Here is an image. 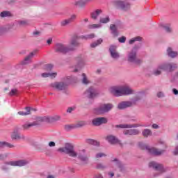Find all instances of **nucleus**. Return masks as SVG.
Instances as JSON below:
<instances>
[{
	"instance_id": "58836bf2",
	"label": "nucleus",
	"mask_w": 178,
	"mask_h": 178,
	"mask_svg": "<svg viewBox=\"0 0 178 178\" xmlns=\"http://www.w3.org/2000/svg\"><path fill=\"white\" fill-rule=\"evenodd\" d=\"M88 27L90 30H94L95 29H101L102 27V25H101V24H93L88 25Z\"/></svg>"
},
{
	"instance_id": "5701e85b",
	"label": "nucleus",
	"mask_w": 178,
	"mask_h": 178,
	"mask_svg": "<svg viewBox=\"0 0 178 178\" xmlns=\"http://www.w3.org/2000/svg\"><path fill=\"white\" fill-rule=\"evenodd\" d=\"M101 13H102V10L97 9L90 13V17L93 20H97V19H98V16H99Z\"/></svg>"
},
{
	"instance_id": "cd10ccee",
	"label": "nucleus",
	"mask_w": 178,
	"mask_h": 178,
	"mask_svg": "<svg viewBox=\"0 0 178 178\" xmlns=\"http://www.w3.org/2000/svg\"><path fill=\"white\" fill-rule=\"evenodd\" d=\"M42 77L47 78L50 77V79H55L58 76L56 72H44L41 74Z\"/></svg>"
},
{
	"instance_id": "c85d7f7f",
	"label": "nucleus",
	"mask_w": 178,
	"mask_h": 178,
	"mask_svg": "<svg viewBox=\"0 0 178 178\" xmlns=\"http://www.w3.org/2000/svg\"><path fill=\"white\" fill-rule=\"evenodd\" d=\"M170 83L178 85V71L175 72L170 79Z\"/></svg>"
},
{
	"instance_id": "a878e982",
	"label": "nucleus",
	"mask_w": 178,
	"mask_h": 178,
	"mask_svg": "<svg viewBox=\"0 0 178 178\" xmlns=\"http://www.w3.org/2000/svg\"><path fill=\"white\" fill-rule=\"evenodd\" d=\"M35 52H32L30 54H29L25 58L24 60L22 61V65H27V63H30V62H31V58H33V56H34V55H35Z\"/></svg>"
},
{
	"instance_id": "680f3d73",
	"label": "nucleus",
	"mask_w": 178,
	"mask_h": 178,
	"mask_svg": "<svg viewBox=\"0 0 178 178\" xmlns=\"http://www.w3.org/2000/svg\"><path fill=\"white\" fill-rule=\"evenodd\" d=\"M8 154H0V159H5V158H7Z\"/></svg>"
},
{
	"instance_id": "de8ad7c7",
	"label": "nucleus",
	"mask_w": 178,
	"mask_h": 178,
	"mask_svg": "<svg viewBox=\"0 0 178 178\" xmlns=\"http://www.w3.org/2000/svg\"><path fill=\"white\" fill-rule=\"evenodd\" d=\"M96 169H106V165H105L104 163H99L96 165Z\"/></svg>"
},
{
	"instance_id": "79ce46f5",
	"label": "nucleus",
	"mask_w": 178,
	"mask_h": 178,
	"mask_svg": "<svg viewBox=\"0 0 178 178\" xmlns=\"http://www.w3.org/2000/svg\"><path fill=\"white\" fill-rule=\"evenodd\" d=\"M3 29H4V33H8V31H10L13 29V24H8L5 26H3Z\"/></svg>"
},
{
	"instance_id": "4c0bfd02",
	"label": "nucleus",
	"mask_w": 178,
	"mask_h": 178,
	"mask_svg": "<svg viewBox=\"0 0 178 178\" xmlns=\"http://www.w3.org/2000/svg\"><path fill=\"white\" fill-rule=\"evenodd\" d=\"M86 143L88 144H90V145H96L97 147L99 146V142L92 139H88Z\"/></svg>"
},
{
	"instance_id": "774afa93",
	"label": "nucleus",
	"mask_w": 178,
	"mask_h": 178,
	"mask_svg": "<svg viewBox=\"0 0 178 178\" xmlns=\"http://www.w3.org/2000/svg\"><path fill=\"white\" fill-rule=\"evenodd\" d=\"M47 42V44H49V45L51 44L52 42V39L51 38L48 39Z\"/></svg>"
},
{
	"instance_id": "412c9836",
	"label": "nucleus",
	"mask_w": 178,
	"mask_h": 178,
	"mask_svg": "<svg viewBox=\"0 0 178 178\" xmlns=\"http://www.w3.org/2000/svg\"><path fill=\"white\" fill-rule=\"evenodd\" d=\"M123 134L125 136H138L140 134V130L138 129H128L124 130Z\"/></svg>"
},
{
	"instance_id": "9d476101",
	"label": "nucleus",
	"mask_w": 178,
	"mask_h": 178,
	"mask_svg": "<svg viewBox=\"0 0 178 178\" xmlns=\"http://www.w3.org/2000/svg\"><path fill=\"white\" fill-rule=\"evenodd\" d=\"M73 49H74V47L66 46L62 43H56L54 47L55 52H58V54H67V52H70V51H73Z\"/></svg>"
},
{
	"instance_id": "f8f14e48",
	"label": "nucleus",
	"mask_w": 178,
	"mask_h": 178,
	"mask_svg": "<svg viewBox=\"0 0 178 178\" xmlns=\"http://www.w3.org/2000/svg\"><path fill=\"white\" fill-rule=\"evenodd\" d=\"M149 168H152V169H154V170L158 172V174L154 175V177H156V176L161 175V173H163L165 171L163 165L161 163H156V161H151L149 163Z\"/></svg>"
},
{
	"instance_id": "052dcab7",
	"label": "nucleus",
	"mask_w": 178,
	"mask_h": 178,
	"mask_svg": "<svg viewBox=\"0 0 178 178\" xmlns=\"http://www.w3.org/2000/svg\"><path fill=\"white\" fill-rule=\"evenodd\" d=\"M3 34H5L3 26H0V35H2Z\"/></svg>"
},
{
	"instance_id": "f704fd0d",
	"label": "nucleus",
	"mask_w": 178,
	"mask_h": 178,
	"mask_svg": "<svg viewBox=\"0 0 178 178\" xmlns=\"http://www.w3.org/2000/svg\"><path fill=\"white\" fill-rule=\"evenodd\" d=\"M75 124V129H79L80 127H84V126H86L87 122L86 121H80L76 122Z\"/></svg>"
},
{
	"instance_id": "c9c22d12",
	"label": "nucleus",
	"mask_w": 178,
	"mask_h": 178,
	"mask_svg": "<svg viewBox=\"0 0 178 178\" xmlns=\"http://www.w3.org/2000/svg\"><path fill=\"white\" fill-rule=\"evenodd\" d=\"M70 44L72 47H79V43L77 41V36L72 38V39L71 40V42H70Z\"/></svg>"
},
{
	"instance_id": "5fc2aeb1",
	"label": "nucleus",
	"mask_w": 178,
	"mask_h": 178,
	"mask_svg": "<svg viewBox=\"0 0 178 178\" xmlns=\"http://www.w3.org/2000/svg\"><path fill=\"white\" fill-rule=\"evenodd\" d=\"M158 144L159 145H163L165 149H166V148H168V145H166V143L165 142L162 141V140H159Z\"/></svg>"
},
{
	"instance_id": "0e129e2a",
	"label": "nucleus",
	"mask_w": 178,
	"mask_h": 178,
	"mask_svg": "<svg viewBox=\"0 0 178 178\" xmlns=\"http://www.w3.org/2000/svg\"><path fill=\"white\" fill-rule=\"evenodd\" d=\"M172 92L175 95H178V90L176 88L172 89Z\"/></svg>"
},
{
	"instance_id": "39448f33",
	"label": "nucleus",
	"mask_w": 178,
	"mask_h": 178,
	"mask_svg": "<svg viewBox=\"0 0 178 178\" xmlns=\"http://www.w3.org/2000/svg\"><path fill=\"white\" fill-rule=\"evenodd\" d=\"M140 48H141V43L135 45L131 51H128L127 55V61L129 62V63L141 65L143 61L141 60V59L137 58V52H138Z\"/></svg>"
},
{
	"instance_id": "09e8293b",
	"label": "nucleus",
	"mask_w": 178,
	"mask_h": 178,
	"mask_svg": "<svg viewBox=\"0 0 178 178\" xmlns=\"http://www.w3.org/2000/svg\"><path fill=\"white\" fill-rule=\"evenodd\" d=\"M94 37H95V35L94 33H92L86 36H81V38H84L85 40H90L91 38H94Z\"/></svg>"
},
{
	"instance_id": "7c9ffc66",
	"label": "nucleus",
	"mask_w": 178,
	"mask_h": 178,
	"mask_svg": "<svg viewBox=\"0 0 178 178\" xmlns=\"http://www.w3.org/2000/svg\"><path fill=\"white\" fill-rule=\"evenodd\" d=\"M81 83H83L85 86H88V84H90V83H91V81H90V79H88V77L85 73L82 74Z\"/></svg>"
},
{
	"instance_id": "7ed1b4c3",
	"label": "nucleus",
	"mask_w": 178,
	"mask_h": 178,
	"mask_svg": "<svg viewBox=\"0 0 178 178\" xmlns=\"http://www.w3.org/2000/svg\"><path fill=\"white\" fill-rule=\"evenodd\" d=\"M63 81H56L50 84V87L58 91H65L66 87L70 84V83H76L77 81V77L74 76H69L64 78Z\"/></svg>"
},
{
	"instance_id": "69168bd1",
	"label": "nucleus",
	"mask_w": 178,
	"mask_h": 178,
	"mask_svg": "<svg viewBox=\"0 0 178 178\" xmlns=\"http://www.w3.org/2000/svg\"><path fill=\"white\" fill-rule=\"evenodd\" d=\"M152 129H159V126L156 124H153L152 125Z\"/></svg>"
},
{
	"instance_id": "338daca9",
	"label": "nucleus",
	"mask_w": 178,
	"mask_h": 178,
	"mask_svg": "<svg viewBox=\"0 0 178 178\" xmlns=\"http://www.w3.org/2000/svg\"><path fill=\"white\" fill-rule=\"evenodd\" d=\"M108 176H110V177H113V176H115V174L112 172H108Z\"/></svg>"
},
{
	"instance_id": "0eeeda50",
	"label": "nucleus",
	"mask_w": 178,
	"mask_h": 178,
	"mask_svg": "<svg viewBox=\"0 0 178 178\" xmlns=\"http://www.w3.org/2000/svg\"><path fill=\"white\" fill-rule=\"evenodd\" d=\"M42 122H49V118L48 117H38L35 118V121L33 122H26L22 125L24 130H29L34 126H40Z\"/></svg>"
},
{
	"instance_id": "c03bdc74",
	"label": "nucleus",
	"mask_w": 178,
	"mask_h": 178,
	"mask_svg": "<svg viewBox=\"0 0 178 178\" xmlns=\"http://www.w3.org/2000/svg\"><path fill=\"white\" fill-rule=\"evenodd\" d=\"M102 44V39H99L96 42L92 43L90 44L91 48H95L96 47H98V45H101Z\"/></svg>"
},
{
	"instance_id": "4d7b16f0",
	"label": "nucleus",
	"mask_w": 178,
	"mask_h": 178,
	"mask_svg": "<svg viewBox=\"0 0 178 178\" xmlns=\"http://www.w3.org/2000/svg\"><path fill=\"white\" fill-rule=\"evenodd\" d=\"M173 155H178V145L175 146V148L174 149Z\"/></svg>"
},
{
	"instance_id": "423d86ee",
	"label": "nucleus",
	"mask_w": 178,
	"mask_h": 178,
	"mask_svg": "<svg viewBox=\"0 0 178 178\" xmlns=\"http://www.w3.org/2000/svg\"><path fill=\"white\" fill-rule=\"evenodd\" d=\"M30 163V160L29 159H21L17 161H7L5 163V165L1 167L2 170H8L9 168H8L7 165L10 166H18V167H23L29 165Z\"/></svg>"
},
{
	"instance_id": "3c124183",
	"label": "nucleus",
	"mask_w": 178,
	"mask_h": 178,
	"mask_svg": "<svg viewBox=\"0 0 178 178\" xmlns=\"http://www.w3.org/2000/svg\"><path fill=\"white\" fill-rule=\"evenodd\" d=\"M103 156H106V154H105L104 153H97L95 155V158L98 159V158H102Z\"/></svg>"
},
{
	"instance_id": "ddd939ff",
	"label": "nucleus",
	"mask_w": 178,
	"mask_h": 178,
	"mask_svg": "<svg viewBox=\"0 0 178 178\" xmlns=\"http://www.w3.org/2000/svg\"><path fill=\"white\" fill-rule=\"evenodd\" d=\"M78 65L71 67V72H79V67H83L86 65V57L83 55H80L76 57Z\"/></svg>"
},
{
	"instance_id": "a19ab883",
	"label": "nucleus",
	"mask_w": 178,
	"mask_h": 178,
	"mask_svg": "<svg viewBox=\"0 0 178 178\" xmlns=\"http://www.w3.org/2000/svg\"><path fill=\"white\" fill-rule=\"evenodd\" d=\"M74 129H76L74 124L65 125V130H66V131H70V130H73Z\"/></svg>"
},
{
	"instance_id": "4be33fe9",
	"label": "nucleus",
	"mask_w": 178,
	"mask_h": 178,
	"mask_svg": "<svg viewBox=\"0 0 178 178\" xmlns=\"http://www.w3.org/2000/svg\"><path fill=\"white\" fill-rule=\"evenodd\" d=\"M118 29H120V27L118 25H115V24L110 25V30L111 31V34H113L114 37H118L119 35V32L118 31Z\"/></svg>"
},
{
	"instance_id": "20e7f679",
	"label": "nucleus",
	"mask_w": 178,
	"mask_h": 178,
	"mask_svg": "<svg viewBox=\"0 0 178 178\" xmlns=\"http://www.w3.org/2000/svg\"><path fill=\"white\" fill-rule=\"evenodd\" d=\"M177 67L178 65L176 63L165 61L159 64L157 67L153 70L152 74L154 76H160V74H162V70L164 72H175Z\"/></svg>"
},
{
	"instance_id": "13d9d810",
	"label": "nucleus",
	"mask_w": 178,
	"mask_h": 178,
	"mask_svg": "<svg viewBox=\"0 0 178 178\" xmlns=\"http://www.w3.org/2000/svg\"><path fill=\"white\" fill-rule=\"evenodd\" d=\"M75 108L74 107H69L67 109V113H72V112H73V111H74Z\"/></svg>"
},
{
	"instance_id": "f3484780",
	"label": "nucleus",
	"mask_w": 178,
	"mask_h": 178,
	"mask_svg": "<svg viewBox=\"0 0 178 178\" xmlns=\"http://www.w3.org/2000/svg\"><path fill=\"white\" fill-rule=\"evenodd\" d=\"M108 51H109L111 58H112V59H114V60H118V59L120 58V54L116 50V46L111 45Z\"/></svg>"
},
{
	"instance_id": "ea45409f",
	"label": "nucleus",
	"mask_w": 178,
	"mask_h": 178,
	"mask_svg": "<svg viewBox=\"0 0 178 178\" xmlns=\"http://www.w3.org/2000/svg\"><path fill=\"white\" fill-rule=\"evenodd\" d=\"M109 22H111V19L109 18V16L101 17L99 19V22L103 23L104 24H106V23H109Z\"/></svg>"
},
{
	"instance_id": "bf43d9fd",
	"label": "nucleus",
	"mask_w": 178,
	"mask_h": 178,
	"mask_svg": "<svg viewBox=\"0 0 178 178\" xmlns=\"http://www.w3.org/2000/svg\"><path fill=\"white\" fill-rule=\"evenodd\" d=\"M56 145V144L54 141H51L49 143V147H55Z\"/></svg>"
},
{
	"instance_id": "8fccbe9b",
	"label": "nucleus",
	"mask_w": 178,
	"mask_h": 178,
	"mask_svg": "<svg viewBox=\"0 0 178 178\" xmlns=\"http://www.w3.org/2000/svg\"><path fill=\"white\" fill-rule=\"evenodd\" d=\"M118 41L121 44H124V42H126V37L122 36L121 38H119Z\"/></svg>"
},
{
	"instance_id": "c756f323",
	"label": "nucleus",
	"mask_w": 178,
	"mask_h": 178,
	"mask_svg": "<svg viewBox=\"0 0 178 178\" xmlns=\"http://www.w3.org/2000/svg\"><path fill=\"white\" fill-rule=\"evenodd\" d=\"M161 26L166 33H172V25L170 24H162Z\"/></svg>"
},
{
	"instance_id": "393cba45",
	"label": "nucleus",
	"mask_w": 178,
	"mask_h": 178,
	"mask_svg": "<svg viewBox=\"0 0 178 178\" xmlns=\"http://www.w3.org/2000/svg\"><path fill=\"white\" fill-rule=\"evenodd\" d=\"M111 162H114L115 165H116V166H118L120 170V172H123L124 170V165H123L119 159H115L114 160H112Z\"/></svg>"
},
{
	"instance_id": "aec40b11",
	"label": "nucleus",
	"mask_w": 178,
	"mask_h": 178,
	"mask_svg": "<svg viewBox=\"0 0 178 178\" xmlns=\"http://www.w3.org/2000/svg\"><path fill=\"white\" fill-rule=\"evenodd\" d=\"M106 140L109 143V144L112 145L118 144L119 143V139L113 135H108Z\"/></svg>"
},
{
	"instance_id": "a211bd4d",
	"label": "nucleus",
	"mask_w": 178,
	"mask_h": 178,
	"mask_svg": "<svg viewBox=\"0 0 178 178\" xmlns=\"http://www.w3.org/2000/svg\"><path fill=\"white\" fill-rule=\"evenodd\" d=\"M106 123H108V119L104 117L97 118L92 120L93 126H101L102 124H106Z\"/></svg>"
},
{
	"instance_id": "6e6552de",
	"label": "nucleus",
	"mask_w": 178,
	"mask_h": 178,
	"mask_svg": "<svg viewBox=\"0 0 178 178\" xmlns=\"http://www.w3.org/2000/svg\"><path fill=\"white\" fill-rule=\"evenodd\" d=\"M140 99H141V92L134 98L131 99L130 101H125L119 103L118 108L119 109H126V108H130V106L136 105V104H137Z\"/></svg>"
},
{
	"instance_id": "6e6d98bb",
	"label": "nucleus",
	"mask_w": 178,
	"mask_h": 178,
	"mask_svg": "<svg viewBox=\"0 0 178 178\" xmlns=\"http://www.w3.org/2000/svg\"><path fill=\"white\" fill-rule=\"evenodd\" d=\"M158 98H163L165 97V93L163 92H157Z\"/></svg>"
},
{
	"instance_id": "603ef678",
	"label": "nucleus",
	"mask_w": 178,
	"mask_h": 178,
	"mask_svg": "<svg viewBox=\"0 0 178 178\" xmlns=\"http://www.w3.org/2000/svg\"><path fill=\"white\" fill-rule=\"evenodd\" d=\"M18 23L20 24V26H27V24H29V22H27L26 20L19 21Z\"/></svg>"
},
{
	"instance_id": "a18cd8bd",
	"label": "nucleus",
	"mask_w": 178,
	"mask_h": 178,
	"mask_svg": "<svg viewBox=\"0 0 178 178\" xmlns=\"http://www.w3.org/2000/svg\"><path fill=\"white\" fill-rule=\"evenodd\" d=\"M11 138L13 140H19V139H20V134H19L16 131H14L11 135Z\"/></svg>"
},
{
	"instance_id": "f257e3e1",
	"label": "nucleus",
	"mask_w": 178,
	"mask_h": 178,
	"mask_svg": "<svg viewBox=\"0 0 178 178\" xmlns=\"http://www.w3.org/2000/svg\"><path fill=\"white\" fill-rule=\"evenodd\" d=\"M59 152H63L67 154L69 156L72 158H76L77 156L78 159L81 161L82 165L88 164L89 159L87 153H86V149L79 150V152L74 151V147L70 143L65 144L64 147H60L58 149Z\"/></svg>"
},
{
	"instance_id": "37998d69",
	"label": "nucleus",
	"mask_w": 178,
	"mask_h": 178,
	"mask_svg": "<svg viewBox=\"0 0 178 178\" xmlns=\"http://www.w3.org/2000/svg\"><path fill=\"white\" fill-rule=\"evenodd\" d=\"M12 14L9 11H3L0 13V17H10Z\"/></svg>"
},
{
	"instance_id": "bb28decb",
	"label": "nucleus",
	"mask_w": 178,
	"mask_h": 178,
	"mask_svg": "<svg viewBox=\"0 0 178 178\" xmlns=\"http://www.w3.org/2000/svg\"><path fill=\"white\" fill-rule=\"evenodd\" d=\"M25 109H26V112L19 111L17 113V114L20 115V116H27V115H30L31 111H35V109L31 108V107H26Z\"/></svg>"
},
{
	"instance_id": "4468645a",
	"label": "nucleus",
	"mask_w": 178,
	"mask_h": 178,
	"mask_svg": "<svg viewBox=\"0 0 178 178\" xmlns=\"http://www.w3.org/2000/svg\"><path fill=\"white\" fill-rule=\"evenodd\" d=\"M114 6L122 10L130 9V3L124 0H116L113 2Z\"/></svg>"
},
{
	"instance_id": "864d4df0",
	"label": "nucleus",
	"mask_w": 178,
	"mask_h": 178,
	"mask_svg": "<svg viewBox=\"0 0 178 178\" xmlns=\"http://www.w3.org/2000/svg\"><path fill=\"white\" fill-rule=\"evenodd\" d=\"M54 65L52 64H47L45 65V69L47 70H52Z\"/></svg>"
},
{
	"instance_id": "b1692460",
	"label": "nucleus",
	"mask_w": 178,
	"mask_h": 178,
	"mask_svg": "<svg viewBox=\"0 0 178 178\" xmlns=\"http://www.w3.org/2000/svg\"><path fill=\"white\" fill-rule=\"evenodd\" d=\"M167 55L170 58H176L178 55L177 51H173V49L172 47H168L167 48Z\"/></svg>"
},
{
	"instance_id": "2eb2a0df",
	"label": "nucleus",
	"mask_w": 178,
	"mask_h": 178,
	"mask_svg": "<svg viewBox=\"0 0 178 178\" xmlns=\"http://www.w3.org/2000/svg\"><path fill=\"white\" fill-rule=\"evenodd\" d=\"M98 94H99V92H98V90L97 88L94 87H90L88 89L86 90L84 95L87 98L92 99V98H95V97H97Z\"/></svg>"
},
{
	"instance_id": "6ab92c4d",
	"label": "nucleus",
	"mask_w": 178,
	"mask_h": 178,
	"mask_svg": "<svg viewBox=\"0 0 178 178\" xmlns=\"http://www.w3.org/2000/svg\"><path fill=\"white\" fill-rule=\"evenodd\" d=\"M77 19V15L76 14H72L70 18L67 19H64L61 22L60 24L63 26H67V24H70V23H73L74 20Z\"/></svg>"
},
{
	"instance_id": "2f4dec72",
	"label": "nucleus",
	"mask_w": 178,
	"mask_h": 178,
	"mask_svg": "<svg viewBox=\"0 0 178 178\" xmlns=\"http://www.w3.org/2000/svg\"><path fill=\"white\" fill-rule=\"evenodd\" d=\"M142 135L145 138L151 137V136H152V131H151V129H145L142 131Z\"/></svg>"
},
{
	"instance_id": "e2e57ef3",
	"label": "nucleus",
	"mask_w": 178,
	"mask_h": 178,
	"mask_svg": "<svg viewBox=\"0 0 178 178\" xmlns=\"http://www.w3.org/2000/svg\"><path fill=\"white\" fill-rule=\"evenodd\" d=\"M93 178H104V176H102L101 174H97L95 175Z\"/></svg>"
},
{
	"instance_id": "473e14b6",
	"label": "nucleus",
	"mask_w": 178,
	"mask_h": 178,
	"mask_svg": "<svg viewBox=\"0 0 178 178\" xmlns=\"http://www.w3.org/2000/svg\"><path fill=\"white\" fill-rule=\"evenodd\" d=\"M15 148V145L7 142H0V148Z\"/></svg>"
},
{
	"instance_id": "f03ea898",
	"label": "nucleus",
	"mask_w": 178,
	"mask_h": 178,
	"mask_svg": "<svg viewBox=\"0 0 178 178\" xmlns=\"http://www.w3.org/2000/svg\"><path fill=\"white\" fill-rule=\"evenodd\" d=\"M109 92L115 97H122V95H131V94H134V90L127 85L112 86L109 88Z\"/></svg>"
},
{
	"instance_id": "dca6fc26",
	"label": "nucleus",
	"mask_w": 178,
	"mask_h": 178,
	"mask_svg": "<svg viewBox=\"0 0 178 178\" xmlns=\"http://www.w3.org/2000/svg\"><path fill=\"white\" fill-rule=\"evenodd\" d=\"M117 129H136L137 127H148V125H142L140 124H121L115 125Z\"/></svg>"
},
{
	"instance_id": "9b49d317",
	"label": "nucleus",
	"mask_w": 178,
	"mask_h": 178,
	"mask_svg": "<svg viewBox=\"0 0 178 178\" xmlns=\"http://www.w3.org/2000/svg\"><path fill=\"white\" fill-rule=\"evenodd\" d=\"M113 109V104H103L99 107L95 108V112L96 113H108L110 111Z\"/></svg>"
},
{
	"instance_id": "e433bc0d",
	"label": "nucleus",
	"mask_w": 178,
	"mask_h": 178,
	"mask_svg": "<svg viewBox=\"0 0 178 178\" xmlns=\"http://www.w3.org/2000/svg\"><path fill=\"white\" fill-rule=\"evenodd\" d=\"M142 40H143V38H141L140 36H137V37H135V38L131 39L129 42V44H130L131 45L137 41L141 42Z\"/></svg>"
},
{
	"instance_id": "72a5a7b5",
	"label": "nucleus",
	"mask_w": 178,
	"mask_h": 178,
	"mask_svg": "<svg viewBox=\"0 0 178 178\" xmlns=\"http://www.w3.org/2000/svg\"><path fill=\"white\" fill-rule=\"evenodd\" d=\"M74 5L83 8L85 5H87V1L86 0H79L74 3Z\"/></svg>"
},
{
	"instance_id": "1a4fd4ad",
	"label": "nucleus",
	"mask_w": 178,
	"mask_h": 178,
	"mask_svg": "<svg viewBox=\"0 0 178 178\" xmlns=\"http://www.w3.org/2000/svg\"><path fill=\"white\" fill-rule=\"evenodd\" d=\"M139 147L142 149H146L150 155H154V156H161L163 152H165V149H159L155 147H149V146L147 145H144L143 143H139Z\"/></svg>"
},
{
	"instance_id": "49530a36",
	"label": "nucleus",
	"mask_w": 178,
	"mask_h": 178,
	"mask_svg": "<svg viewBox=\"0 0 178 178\" xmlns=\"http://www.w3.org/2000/svg\"><path fill=\"white\" fill-rule=\"evenodd\" d=\"M9 95L10 97H13L15 95H19V90H17V89H12L9 92Z\"/></svg>"
}]
</instances>
